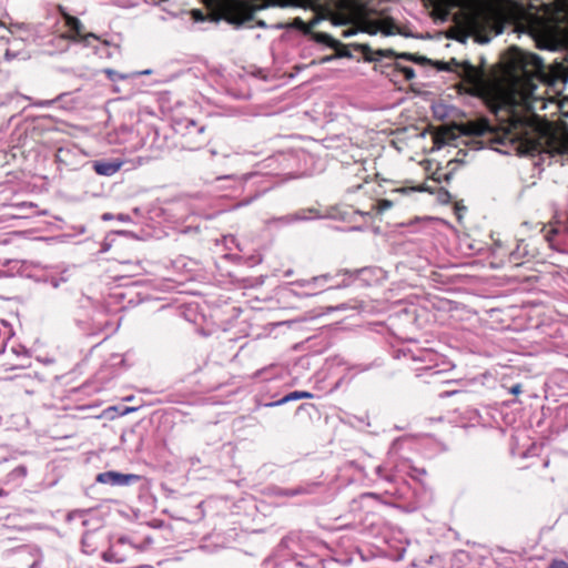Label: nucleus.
<instances>
[{"instance_id":"f257e3e1","label":"nucleus","mask_w":568,"mask_h":568,"mask_svg":"<svg viewBox=\"0 0 568 568\" xmlns=\"http://www.w3.org/2000/svg\"><path fill=\"white\" fill-rule=\"evenodd\" d=\"M284 4L311 9L314 12V17L307 23L301 18L293 21V27L304 33H311L321 20L327 19L335 26L355 27L343 31L346 38L355 34L356 30L369 34H404L392 18L377 14L368 7L366 0H285Z\"/></svg>"},{"instance_id":"f03ea898","label":"nucleus","mask_w":568,"mask_h":568,"mask_svg":"<svg viewBox=\"0 0 568 568\" xmlns=\"http://www.w3.org/2000/svg\"><path fill=\"white\" fill-rule=\"evenodd\" d=\"M465 133L480 136L483 143L498 150L497 145H514L521 154H532L541 145L538 128L527 118L513 113L508 124L500 131L491 128L487 120L468 122Z\"/></svg>"},{"instance_id":"7ed1b4c3","label":"nucleus","mask_w":568,"mask_h":568,"mask_svg":"<svg viewBox=\"0 0 568 568\" xmlns=\"http://www.w3.org/2000/svg\"><path fill=\"white\" fill-rule=\"evenodd\" d=\"M513 93L521 99L534 97L537 82L547 77L542 59L530 52L518 51L509 63L507 72Z\"/></svg>"},{"instance_id":"20e7f679","label":"nucleus","mask_w":568,"mask_h":568,"mask_svg":"<svg viewBox=\"0 0 568 568\" xmlns=\"http://www.w3.org/2000/svg\"><path fill=\"white\" fill-rule=\"evenodd\" d=\"M471 24L476 38L487 43L495 36L504 31V16L501 11L487 0H468Z\"/></svg>"},{"instance_id":"39448f33","label":"nucleus","mask_w":568,"mask_h":568,"mask_svg":"<svg viewBox=\"0 0 568 568\" xmlns=\"http://www.w3.org/2000/svg\"><path fill=\"white\" fill-rule=\"evenodd\" d=\"M434 65L439 71L457 73L469 85L468 92L473 95H481L486 91L484 71L468 61L458 62L456 59H452L449 62L437 61Z\"/></svg>"},{"instance_id":"423d86ee","label":"nucleus","mask_w":568,"mask_h":568,"mask_svg":"<svg viewBox=\"0 0 568 568\" xmlns=\"http://www.w3.org/2000/svg\"><path fill=\"white\" fill-rule=\"evenodd\" d=\"M134 549L141 551L143 548L135 546L126 538L121 537L103 552L102 558L106 562L121 564L125 561L128 555Z\"/></svg>"},{"instance_id":"0eeeda50","label":"nucleus","mask_w":568,"mask_h":568,"mask_svg":"<svg viewBox=\"0 0 568 568\" xmlns=\"http://www.w3.org/2000/svg\"><path fill=\"white\" fill-rule=\"evenodd\" d=\"M140 479V476L134 474H121L118 471H104L97 476V481L100 484L111 486H129Z\"/></svg>"},{"instance_id":"6e6552de","label":"nucleus","mask_w":568,"mask_h":568,"mask_svg":"<svg viewBox=\"0 0 568 568\" xmlns=\"http://www.w3.org/2000/svg\"><path fill=\"white\" fill-rule=\"evenodd\" d=\"M362 52L365 60L369 62L381 61L384 58H392L396 55V52L393 49L374 50L367 44L362 45Z\"/></svg>"},{"instance_id":"1a4fd4ad","label":"nucleus","mask_w":568,"mask_h":568,"mask_svg":"<svg viewBox=\"0 0 568 568\" xmlns=\"http://www.w3.org/2000/svg\"><path fill=\"white\" fill-rule=\"evenodd\" d=\"M123 163V161H95L93 169L99 175L111 176L122 168Z\"/></svg>"},{"instance_id":"9d476101","label":"nucleus","mask_w":568,"mask_h":568,"mask_svg":"<svg viewBox=\"0 0 568 568\" xmlns=\"http://www.w3.org/2000/svg\"><path fill=\"white\" fill-rule=\"evenodd\" d=\"M206 3L225 16L240 9L242 6L241 0H206Z\"/></svg>"},{"instance_id":"9b49d317","label":"nucleus","mask_w":568,"mask_h":568,"mask_svg":"<svg viewBox=\"0 0 568 568\" xmlns=\"http://www.w3.org/2000/svg\"><path fill=\"white\" fill-rule=\"evenodd\" d=\"M386 68H393L395 71L402 72L406 80H413L415 78V70L410 67H404L399 63L386 64Z\"/></svg>"},{"instance_id":"f8f14e48","label":"nucleus","mask_w":568,"mask_h":568,"mask_svg":"<svg viewBox=\"0 0 568 568\" xmlns=\"http://www.w3.org/2000/svg\"><path fill=\"white\" fill-rule=\"evenodd\" d=\"M302 398H313V394L308 392H300L295 390L286 395L283 399H281L277 404L287 403L290 400H296Z\"/></svg>"},{"instance_id":"ddd939ff","label":"nucleus","mask_w":568,"mask_h":568,"mask_svg":"<svg viewBox=\"0 0 568 568\" xmlns=\"http://www.w3.org/2000/svg\"><path fill=\"white\" fill-rule=\"evenodd\" d=\"M67 24L68 27L75 32V34L78 37L81 36V31H82V23L81 21L78 19V18H74V17H68L67 18Z\"/></svg>"},{"instance_id":"4468645a","label":"nucleus","mask_w":568,"mask_h":568,"mask_svg":"<svg viewBox=\"0 0 568 568\" xmlns=\"http://www.w3.org/2000/svg\"><path fill=\"white\" fill-rule=\"evenodd\" d=\"M526 254H528L527 244H525L524 241H520L517 245L516 251L511 252L510 260L516 262L520 256H524Z\"/></svg>"},{"instance_id":"2eb2a0df","label":"nucleus","mask_w":568,"mask_h":568,"mask_svg":"<svg viewBox=\"0 0 568 568\" xmlns=\"http://www.w3.org/2000/svg\"><path fill=\"white\" fill-rule=\"evenodd\" d=\"M158 4L162 8L163 11H166L172 17L175 16L174 4L170 3L169 0H159Z\"/></svg>"},{"instance_id":"dca6fc26","label":"nucleus","mask_w":568,"mask_h":568,"mask_svg":"<svg viewBox=\"0 0 568 568\" xmlns=\"http://www.w3.org/2000/svg\"><path fill=\"white\" fill-rule=\"evenodd\" d=\"M104 73L108 75V78L111 80V81H116V80H123V79H126L128 75L125 74H121L112 69H105L104 70Z\"/></svg>"},{"instance_id":"f3484780","label":"nucleus","mask_w":568,"mask_h":568,"mask_svg":"<svg viewBox=\"0 0 568 568\" xmlns=\"http://www.w3.org/2000/svg\"><path fill=\"white\" fill-rule=\"evenodd\" d=\"M392 206H393V202L384 199V200L378 201L377 211H378V213H383V212L389 210Z\"/></svg>"},{"instance_id":"a211bd4d","label":"nucleus","mask_w":568,"mask_h":568,"mask_svg":"<svg viewBox=\"0 0 568 568\" xmlns=\"http://www.w3.org/2000/svg\"><path fill=\"white\" fill-rule=\"evenodd\" d=\"M395 59H403V60H407V61H413L416 63V60L418 58L417 54H413V53H408V52H403V53H396V55L394 57Z\"/></svg>"},{"instance_id":"6ab92c4d","label":"nucleus","mask_w":568,"mask_h":568,"mask_svg":"<svg viewBox=\"0 0 568 568\" xmlns=\"http://www.w3.org/2000/svg\"><path fill=\"white\" fill-rule=\"evenodd\" d=\"M315 39H316V41L322 42V43L335 42V40L331 36H328L327 33H322V32L316 33Z\"/></svg>"},{"instance_id":"aec40b11","label":"nucleus","mask_w":568,"mask_h":568,"mask_svg":"<svg viewBox=\"0 0 568 568\" xmlns=\"http://www.w3.org/2000/svg\"><path fill=\"white\" fill-rule=\"evenodd\" d=\"M548 568H568V562L561 559H552Z\"/></svg>"},{"instance_id":"412c9836","label":"nucleus","mask_w":568,"mask_h":568,"mask_svg":"<svg viewBox=\"0 0 568 568\" xmlns=\"http://www.w3.org/2000/svg\"><path fill=\"white\" fill-rule=\"evenodd\" d=\"M192 16H193V19L196 21V22H202L205 20V17L203 14L202 11L200 10H193L192 11Z\"/></svg>"},{"instance_id":"4be33fe9","label":"nucleus","mask_w":568,"mask_h":568,"mask_svg":"<svg viewBox=\"0 0 568 568\" xmlns=\"http://www.w3.org/2000/svg\"><path fill=\"white\" fill-rule=\"evenodd\" d=\"M416 63L424 65V64L432 63V61L428 58H426V57L418 55V58L416 60Z\"/></svg>"},{"instance_id":"5701e85b","label":"nucleus","mask_w":568,"mask_h":568,"mask_svg":"<svg viewBox=\"0 0 568 568\" xmlns=\"http://www.w3.org/2000/svg\"><path fill=\"white\" fill-rule=\"evenodd\" d=\"M521 392V386L519 384H516L514 385L511 388H510V393L511 394H519Z\"/></svg>"},{"instance_id":"b1692460","label":"nucleus","mask_w":568,"mask_h":568,"mask_svg":"<svg viewBox=\"0 0 568 568\" xmlns=\"http://www.w3.org/2000/svg\"><path fill=\"white\" fill-rule=\"evenodd\" d=\"M90 39H97V37H95L93 33H89V34H87V36H84V37H83V42H84L85 44H89V40H90Z\"/></svg>"},{"instance_id":"393cba45","label":"nucleus","mask_w":568,"mask_h":568,"mask_svg":"<svg viewBox=\"0 0 568 568\" xmlns=\"http://www.w3.org/2000/svg\"><path fill=\"white\" fill-rule=\"evenodd\" d=\"M551 234H556V230L552 229L546 233L545 239L549 242L551 241Z\"/></svg>"},{"instance_id":"a878e982","label":"nucleus","mask_w":568,"mask_h":568,"mask_svg":"<svg viewBox=\"0 0 568 568\" xmlns=\"http://www.w3.org/2000/svg\"><path fill=\"white\" fill-rule=\"evenodd\" d=\"M150 73H151V70H144V71L135 72L132 75H143V74H150Z\"/></svg>"},{"instance_id":"bb28decb","label":"nucleus","mask_w":568,"mask_h":568,"mask_svg":"<svg viewBox=\"0 0 568 568\" xmlns=\"http://www.w3.org/2000/svg\"><path fill=\"white\" fill-rule=\"evenodd\" d=\"M456 393H457V390H454V392H445V393H442V394H440V397H447V396L454 395V394H456Z\"/></svg>"},{"instance_id":"cd10ccee","label":"nucleus","mask_w":568,"mask_h":568,"mask_svg":"<svg viewBox=\"0 0 568 568\" xmlns=\"http://www.w3.org/2000/svg\"><path fill=\"white\" fill-rule=\"evenodd\" d=\"M6 58H7L8 60H10V59L14 58V55H11V54H10V52H9V51H7V52H6Z\"/></svg>"},{"instance_id":"c85d7f7f","label":"nucleus","mask_w":568,"mask_h":568,"mask_svg":"<svg viewBox=\"0 0 568 568\" xmlns=\"http://www.w3.org/2000/svg\"><path fill=\"white\" fill-rule=\"evenodd\" d=\"M103 219H104V220H109V219H110V215H109V214H104V215H103Z\"/></svg>"},{"instance_id":"c756f323","label":"nucleus","mask_w":568,"mask_h":568,"mask_svg":"<svg viewBox=\"0 0 568 568\" xmlns=\"http://www.w3.org/2000/svg\"><path fill=\"white\" fill-rule=\"evenodd\" d=\"M258 26H260V27H265V23H264L263 21H260V22H258Z\"/></svg>"},{"instance_id":"7c9ffc66","label":"nucleus","mask_w":568,"mask_h":568,"mask_svg":"<svg viewBox=\"0 0 568 568\" xmlns=\"http://www.w3.org/2000/svg\"><path fill=\"white\" fill-rule=\"evenodd\" d=\"M140 568H153L152 566H141Z\"/></svg>"}]
</instances>
